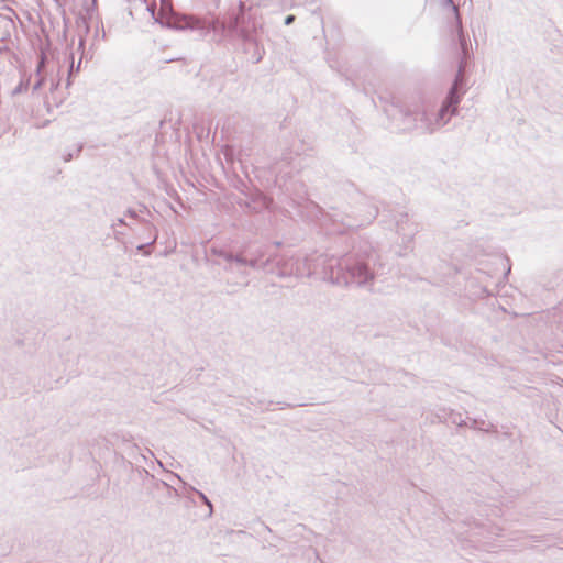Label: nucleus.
I'll use <instances>...</instances> for the list:
<instances>
[{"label": "nucleus", "instance_id": "obj_7", "mask_svg": "<svg viewBox=\"0 0 563 563\" xmlns=\"http://www.w3.org/2000/svg\"><path fill=\"white\" fill-rule=\"evenodd\" d=\"M290 274H295V275H298V276H302L305 275V272L301 271L299 267L296 268L295 272H290Z\"/></svg>", "mask_w": 563, "mask_h": 563}, {"label": "nucleus", "instance_id": "obj_13", "mask_svg": "<svg viewBox=\"0 0 563 563\" xmlns=\"http://www.w3.org/2000/svg\"><path fill=\"white\" fill-rule=\"evenodd\" d=\"M243 9H244V3L240 2V10L243 11Z\"/></svg>", "mask_w": 563, "mask_h": 563}, {"label": "nucleus", "instance_id": "obj_4", "mask_svg": "<svg viewBox=\"0 0 563 563\" xmlns=\"http://www.w3.org/2000/svg\"><path fill=\"white\" fill-rule=\"evenodd\" d=\"M219 255L221 257H223V260L228 263V266L225 267L227 271L229 272H234L235 269V266H251V267H256V261H247L246 258L242 257V256H233L232 254L230 253H227V252H219Z\"/></svg>", "mask_w": 563, "mask_h": 563}, {"label": "nucleus", "instance_id": "obj_14", "mask_svg": "<svg viewBox=\"0 0 563 563\" xmlns=\"http://www.w3.org/2000/svg\"><path fill=\"white\" fill-rule=\"evenodd\" d=\"M238 271V273H241V269H239V266H235L234 272Z\"/></svg>", "mask_w": 563, "mask_h": 563}, {"label": "nucleus", "instance_id": "obj_3", "mask_svg": "<svg viewBox=\"0 0 563 563\" xmlns=\"http://www.w3.org/2000/svg\"><path fill=\"white\" fill-rule=\"evenodd\" d=\"M461 74L457 75L455 81H454V85L453 87L451 88L450 92H449V96L446 98V101L445 103L442 106L440 112H439V119H443L444 115L448 113L449 109L453 107L452 109V113L455 112V107L456 104L459 103V96L456 95V90H457V86L460 84V80H461Z\"/></svg>", "mask_w": 563, "mask_h": 563}, {"label": "nucleus", "instance_id": "obj_8", "mask_svg": "<svg viewBox=\"0 0 563 563\" xmlns=\"http://www.w3.org/2000/svg\"><path fill=\"white\" fill-rule=\"evenodd\" d=\"M43 66H44V57H42V59H41V62H40V64H38V66H37V69H36V73H37V74H40V73H41V70H42V67H43Z\"/></svg>", "mask_w": 563, "mask_h": 563}, {"label": "nucleus", "instance_id": "obj_12", "mask_svg": "<svg viewBox=\"0 0 563 563\" xmlns=\"http://www.w3.org/2000/svg\"><path fill=\"white\" fill-rule=\"evenodd\" d=\"M200 495H201V498L203 499V503H206L211 508V504L208 500V498L203 494H200Z\"/></svg>", "mask_w": 563, "mask_h": 563}, {"label": "nucleus", "instance_id": "obj_2", "mask_svg": "<svg viewBox=\"0 0 563 563\" xmlns=\"http://www.w3.org/2000/svg\"><path fill=\"white\" fill-rule=\"evenodd\" d=\"M500 529L494 526L474 525L467 531L470 541L481 545L487 547L494 537L499 536Z\"/></svg>", "mask_w": 563, "mask_h": 563}, {"label": "nucleus", "instance_id": "obj_9", "mask_svg": "<svg viewBox=\"0 0 563 563\" xmlns=\"http://www.w3.org/2000/svg\"><path fill=\"white\" fill-rule=\"evenodd\" d=\"M79 68H80V62L78 63V65H77V66H74V64H71L69 74L71 75V73L74 71V69H76V70L78 71V70H79Z\"/></svg>", "mask_w": 563, "mask_h": 563}, {"label": "nucleus", "instance_id": "obj_6", "mask_svg": "<svg viewBox=\"0 0 563 563\" xmlns=\"http://www.w3.org/2000/svg\"><path fill=\"white\" fill-rule=\"evenodd\" d=\"M43 85V78H40L38 81L34 85L33 90H38Z\"/></svg>", "mask_w": 563, "mask_h": 563}, {"label": "nucleus", "instance_id": "obj_1", "mask_svg": "<svg viewBox=\"0 0 563 563\" xmlns=\"http://www.w3.org/2000/svg\"><path fill=\"white\" fill-rule=\"evenodd\" d=\"M372 278V275L364 264H356L353 267L346 268V274H343V276H340L338 273L336 276H334L333 267L331 266L330 272V279L332 283H335L338 285H347L350 283H355L357 285H364Z\"/></svg>", "mask_w": 563, "mask_h": 563}, {"label": "nucleus", "instance_id": "obj_11", "mask_svg": "<svg viewBox=\"0 0 563 563\" xmlns=\"http://www.w3.org/2000/svg\"><path fill=\"white\" fill-rule=\"evenodd\" d=\"M79 68H80V62L78 63V65H77V66H74V64H71L69 74L71 75V73L74 71V69H76V70L78 71V70H79Z\"/></svg>", "mask_w": 563, "mask_h": 563}, {"label": "nucleus", "instance_id": "obj_5", "mask_svg": "<svg viewBox=\"0 0 563 563\" xmlns=\"http://www.w3.org/2000/svg\"><path fill=\"white\" fill-rule=\"evenodd\" d=\"M294 20H295V16H294V15H288V16L286 18V20H285V24H286V25H289V24H291V23L294 22Z\"/></svg>", "mask_w": 563, "mask_h": 563}, {"label": "nucleus", "instance_id": "obj_10", "mask_svg": "<svg viewBox=\"0 0 563 563\" xmlns=\"http://www.w3.org/2000/svg\"><path fill=\"white\" fill-rule=\"evenodd\" d=\"M79 68H80V62L78 63V65H77V66H74V64H71L69 74L71 75V73L74 71V69H76V70L78 71V70H79Z\"/></svg>", "mask_w": 563, "mask_h": 563}]
</instances>
